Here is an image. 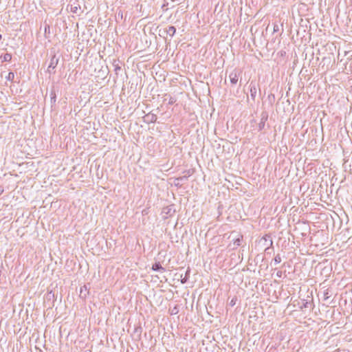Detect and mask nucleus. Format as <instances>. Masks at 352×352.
<instances>
[{
    "instance_id": "obj_2",
    "label": "nucleus",
    "mask_w": 352,
    "mask_h": 352,
    "mask_svg": "<svg viewBox=\"0 0 352 352\" xmlns=\"http://www.w3.org/2000/svg\"><path fill=\"white\" fill-rule=\"evenodd\" d=\"M190 175H184L182 177H179L177 178H175L174 180V184L176 186H181L184 182H186L188 180V178Z\"/></svg>"
},
{
    "instance_id": "obj_12",
    "label": "nucleus",
    "mask_w": 352,
    "mask_h": 352,
    "mask_svg": "<svg viewBox=\"0 0 352 352\" xmlns=\"http://www.w3.org/2000/svg\"><path fill=\"white\" fill-rule=\"evenodd\" d=\"M349 157H350V155H349V156H347V157H344V158L343 159V161H344V165L345 166H348V163H349Z\"/></svg>"
},
{
    "instance_id": "obj_17",
    "label": "nucleus",
    "mask_w": 352,
    "mask_h": 352,
    "mask_svg": "<svg viewBox=\"0 0 352 352\" xmlns=\"http://www.w3.org/2000/svg\"><path fill=\"white\" fill-rule=\"evenodd\" d=\"M3 192V188L0 186V195Z\"/></svg>"
},
{
    "instance_id": "obj_22",
    "label": "nucleus",
    "mask_w": 352,
    "mask_h": 352,
    "mask_svg": "<svg viewBox=\"0 0 352 352\" xmlns=\"http://www.w3.org/2000/svg\"><path fill=\"white\" fill-rule=\"evenodd\" d=\"M351 161H352V157H351Z\"/></svg>"
},
{
    "instance_id": "obj_10",
    "label": "nucleus",
    "mask_w": 352,
    "mask_h": 352,
    "mask_svg": "<svg viewBox=\"0 0 352 352\" xmlns=\"http://www.w3.org/2000/svg\"><path fill=\"white\" fill-rule=\"evenodd\" d=\"M14 78V74L13 72H9L6 76V79L10 81H12Z\"/></svg>"
},
{
    "instance_id": "obj_16",
    "label": "nucleus",
    "mask_w": 352,
    "mask_h": 352,
    "mask_svg": "<svg viewBox=\"0 0 352 352\" xmlns=\"http://www.w3.org/2000/svg\"><path fill=\"white\" fill-rule=\"evenodd\" d=\"M311 303L309 302H305L304 304H303V306L302 307H309V305H310Z\"/></svg>"
},
{
    "instance_id": "obj_19",
    "label": "nucleus",
    "mask_w": 352,
    "mask_h": 352,
    "mask_svg": "<svg viewBox=\"0 0 352 352\" xmlns=\"http://www.w3.org/2000/svg\"><path fill=\"white\" fill-rule=\"evenodd\" d=\"M324 296H326L325 298H328L327 293L324 294Z\"/></svg>"
},
{
    "instance_id": "obj_15",
    "label": "nucleus",
    "mask_w": 352,
    "mask_h": 352,
    "mask_svg": "<svg viewBox=\"0 0 352 352\" xmlns=\"http://www.w3.org/2000/svg\"><path fill=\"white\" fill-rule=\"evenodd\" d=\"M273 247L272 248V249H268L267 250H263L267 254H271L272 252H273Z\"/></svg>"
},
{
    "instance_id": "obj_18",
    "label": "nucleus",
    "mask_w": 352,
    "mask_h": 352,
    "mask_svg": "<svg viewBox=\"0 0 352 352\" xmlns=\"http://www.w3.org/2000/svg\"><path fill=\"white\" fill-rule=\"evenodd\" d=\"M324 296H326L325 298H328L327 293L324 294Z\"/></svg>"
},
{
    "instance_id": "obj_8",
    "label": "nucleus",
    "mask_w": 352,
    "mask_h": 352,
    "mask_svg": "<svg viewBox=\"0 0 352 352\" xmlns=\"http://www.w3.org/2000/svg\"><path fill=\"white\" fill-rule=\"evenodd\" d=\"M281 261L282 258L279 254H276L273 260L275 265L280 263Z\"/></svg>"
},
{
    "instance_id": "obj_14",
    "label": "nucleus",
    "mask_w": 352,
    "mask_h": 352,
    "mask_svg": "<svg viewBox=\"0 0 352 352\" xmlns=\"http://www.w3.org/2000/svg\"><path fill=\"white\" fill-rule=\"evenodd\" d=\"M283 274V272L282 271H278V272H276V276H277L278 278H282Z\"/></svg>"
},
{
    "instance_id": "obj_7",
    "label": "nucleus",
    "mask_w": 352,
    "mask_h": 352,
    "mask_svg": "<svg viewBox=\"0 0 352 352\" xmlns=\"http://www.w3.org/2000/svg\"><path fill=\"white\" fill-rule=\"evenodd\" d=\"M175 32L176 29L173 26L168 27L167 30V33L169 34L171 36H173L175 34Z\"/></svg>"
},
{
    "instance_id": "obj_4",
    "label": "nucleus",
    "mask_w": 352,
    "mask_h": 352,
    "mask_svg": "<svg viewBox=\"0 0 352 352\" xmlns=\"http://www.w3.org/2000/svg\"><path fill=\"white\" fill-rule=\"evenodd\" d=\"M152 270L157 272H165V269L162 266L160 262L155 263L152 266Z\"/></svg>"
},
{
    "instance_id": "obj_11",
    "label": "nucleus",
    "mask_w": 352,
    "mask_h": 352,
    "mask_svg": "<svg viewBox=\"0 0 352 352\" xmlns=\"http://www.w3.org/2000/svg\"><path fill=\"white\" fill-rule=\"evenodd\" d=\"M241 240L242 236L236 238V239L234 240V245L236 246H239L241 245Z\"/></svg>"
},
{
    "instance_id": "obj_5",
    "label": "nucleus",
    "mask_w": 352,
    "mask_h": 352,
    "mask_svg": "<svg viewBox=\"0 0 352 352\" xmlns=\"http://www.w3.org/2000/svg\"><path fill=\"white\" fill-rule=\"evenodd\" d=\"M3 62H10L12 59V55L8 53H6L1 56Z\"/></svg>"
},
{
    "instance_id": "obj_1",
    "label": "nucleus",
    "mask_w": 352,
    "mask_h": 352,
    "mask_svg": "<svg viewBox=\"0 0 352 352\" xmlns=\"http://www.w3.org/2000/svg\"><path fill=\"white\" fill-rule=\"evenodd\" d=\"M273 241L270 234H265L256 242V248L258 250H267L272 249Z\"/></svg>"
},
{
    "instance_id": "obj_9",
    "label": "nucleus",
    "mask_w": 352,
    "mask_h": 352,
    "mask_svg": "<svg viewBox=\"0 0 352 352\" xmlns=\"http://www.w3.org/2000/svg\"><path fill=\"white\" fill-rule=\"evenodd\" d=\"M231 76L232 75L230 76V82L232 84H236L237 82V81H238V78H237L236 74H234L233 77H232Z\"/></svg>"
},
{
    "instance_id": "obj_21",
    "label": "nucleus",
    "mask_w": 352,
    "mask_h": 352,
    "mask_svg": "<svg viewBox=\"0 0 352 352\" xmlns=\"http://www.w3.org/2000/svg\"><path fill=\"white\" fill-rule=\"evenodd\" d=\"M1 37H2V36H1V34H0V40L1 39Z\"/></svg>"
},
{
    "instance_id": "obj_6",
    "label": "nucleus",
    "mask_w": 352,
    "mask_h": 352,
    "mask_svg": "<svg viewBox=\"0 0 352 352\" xmlns=\"http://www.w3.org/2000/svg\"><path fill=\"white\" fill-rule=\"evenodd\" d=\"M190 269L188 268L186 272V274H185V276L184 277L182 276V275H181V282L182 283H185L187 282V280H188V277H189V274H190Z\"/></svg>"
},
{
    "instance_id": "obj_20",
    "label": "nucleus",
    "mask_w": 352,
    "mask_h": 352,
    "mask_svg": "<svg viewBox=\"0 0 352 352\" xmlns=\"http://www.w3.org/2000/svg\"><path fill=\"white\" fill-rule=\"evenodd\" d=\"M324 296H326L325 298H328L327 293L324 294Z\"/></svg>"
},
{
    "instance_id": "obj_13",
    "label": "nucleus",
    "mask_w": 352,
    "mask_h": 352,
    "mask_svg": "<svg viewBox=\"0 0 352 352\" xmlns=\"http://www.w3.org/2000/svg\"><path fill=\"white\" fill-rule=\"evenodd\" d=\"M237 301V298H233L230 302V305L233 307L234 305H236V302Z\"/></svg>"
},
{
    "instance_id": "obj_3",
    "label": "nucleus",
    "mask_w": 352,
    "mask_h": 352,
    "mask_svg": "<svg viewBox=\"0 0 352 352\" xmlns=\"http://www.w3.org/2000/svg\"><path fill=\"white\" fill-rule=\"evenodd\" d=\"M88 294H89V288L87 287V286L86 285H85L83 287H82L80 288L79 296H80V298H81L82 299H85Z\"/></svg>"
}]
</instances>
